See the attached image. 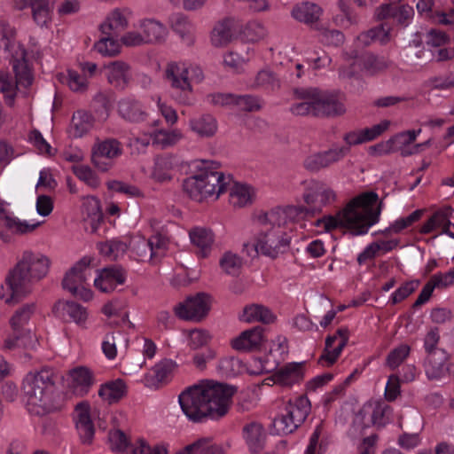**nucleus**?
<instances>
[{
  "instance_id": "obj_46",
  "label": "nucleus",
  "mask_w": 454,
  "mask_h": 454,
  "mask_svg": "<svg viewBox=\"0 0 454 454\" xmlns=\"http://www.w3.org/2000/svg\"><path fill=\"white\" fill-rule=\"evenodd\" d=\"M92 127V117L84 111H77L71 121V129L74 137H82Z\"/></svg>"
},
{
  "instance_id": "obj_6",
  "label": "nucleus",
  "mask_w": 454,
  "mask_h": 454,
  "mask_svg": "<svg viewBox=\"0 0 454 454\" xmlns=\"http://www.w3.org/2000/svg\"><path fill=\"white\" fill-rule=\"evenodd\" d=\"M310 409L311 404L306 395L289 400L286 405L285 413L276 418L273 420V425L278 433L291 434L306 420Z\"/></svg>"
},
{
  "instance_id": "obj_45",
  "label": "nucleus",
  "mask_w": 454,
  "mask_h": 454,
  "mask_svg": "<svg viewBox=\"0 0 454 454\" xmlns=\"http://www.w3.org/2000/svg\"><path fill=\"white\" fill-rule=\"evenodd\" d=\"M389 27H386V24H380L377 27H372L371 29L362 32L358 36V42L368 46L375 41H380L382 43H386L389 41Z\"/></svg>"
},
{
  "instance_id": "obj_23",
  "label": "nucleus",
  "mask_w": 454,
  "mask_h": 454,
  "mask_svg": "<svg viewBox=\"0 0 454 454\" xmlns=\"http://www.w3.org/2000/svg\"><path fill=\"white\" fill-rule=\"evenodd\" d=\"M303 363H289L277 370L273 375L275 384L281 387H292L304 378Z\"/></svg>"
},
{
  "instance_id": "obj_47",
  "label": "nucleus",
  "mask_w": 454,
  "mask_h": 454,
  "mask_svg": "<svg viewBox=\"0 0 454 454\" xmlns=\"http://www.w3.org/2000/svg\"><path fill=\"white\" fill-rule=\"evenodd\" d=\"M57 77L61 82H67L74 92L82 93L88 89L87 78L74 70H68L67 75L59 74Z\"/></svg>"
},
{
  "instance_id": "obj_58",
  "label": "nucleus",
  "mask_w": 454,
  "mask_h": 454,
  "mask_svg": "<svg viewBox=\"0 0 454 454\" xmlns=\"http://www.w3.org/2000/svg\"><path fill=\"white\" fill-rule=\"evenodd\" d=\"M182 137L177 130L165 131L159 130L154 133L153 137V145H160L162 149L175 145Z\"/></svg>"
},
{
  "instance_id": "obj_2",
  "label": "nucleus",
  "mask_w": 454,
  "mask_h": 454,
  "mask_svg": "<svg viewBox=\"0 0 454 454\" xmlns=\"http://www.w3.org/2000/svg\"><path fill=\"white\" fill-rule=\"evenodd\" d=\"M51 260L39 254L25 251L16 265L9 271L5 284L10 296H1L5 303H17L31 293V286L43 279L49 272Z\"/></svg>"
},
{
  "instance_id": "obj_9",
  "label": "nucleus",
  "mask_w": 454,
  "mask_h": 454,
  "mask_svg": "<svg viewBox=\"0 0 454 454\" xmlns=\"http://www.w3.org/2000/svg\"><path fill=\"white\" fill-rule=\"evenodd\" d=\"M122 154V146L115 138H108L93 145L91 162L101 172H106L114 167V160Z\"/></svg>"
},
{
  "instance_id": "obj_54",
  "label": "nucleus",
  "mask_w": 454,
  "mask_h": 454,
  "mask_svg": "<svg viewBox=\"0 0 454 454\" xmlns=\"http://www.w3.org/2000/svg\"><path fill=\"white\" fill-rule=\"evenodd\" d=\"M73 173L82 182L91 188H98L100 181L96 173L86 165H76L72 167Z\"/></svg>"
},
{
  "instance_id": "obj_44",
  "label": "nucleus",
  "mask_w": 454,
  "mask_h": 454,
  "mask_svg": "<svg viewBox=\"0 0 454 454\" xmlns=\"http://www.w3.org/2000/svg\"><path fill=\"white\" fill-rule=\"evenodd\" d=\"M118 111L126 120L130 121H143L146 115L138 101L123 99L119 103Z\"/></svg>"
},
{
  "instance_id": "obj_24",
  "label": "nucleus",
  "mask_w": 454,
  "mask_h": 454,
  "mask_svg": "<svg viewBox=\"0 0 454 454\" xmlns=\"http://www.w3.org/2000/svg\"><path fill=\"white\" fill-rule=\"evenodd\" d=\"M91 260L88 257H82L78 261L64 276L62 279V287L68 292H75L78 287L86 284V275L84 271L88 269Z\"/></svg>"
},
{
  "instance_id": "obj_59",
  "label": "nucleus",
  "mask_w": 454,
  "mask_h": 454,
  "mask_svg": "<svg viewBox=\"0 0 454 454\" xmlns=\"http://www.w3.org/2000/svg\"><path fill=\"white\" fill-rule=\"evenodd\" d=\"M108 439L113 451L124 452L129 445L126 434L120 429L110 432Z\"/></svg>"
},
{
  "instance_id": "obj_26",
  "label": "nucleus",
  "mask_w": 454,
  "mask_h": 454,
  "mask_svg": "<svg viewBox=\"0 0 454 454\" xmlns=\"http://www.w3.org/2000/svg\"><path fill=\"white\" fill-rule=\"evenodd\" d=\"M176 364L169 359H164L156 364L152 371L144 378L145 385L150 388H159L163 383H167L168 378L172 374Z\"/></svg>"
},
{
  "instance_id": "obj_62",
  "label": "nucleus",
  "mask_w": 454,
  "mask_h": 454,
  "mask_svg": "<svg viewBox=\"0 0 454 454\" xmlns=\"http://www.w3.org/2000/svg\"><path fill=\"white\" fill-rule=\"evenodd\" d=\"M233 93H211L208 94L205 101L213 106H233L234 102Z\"/></svg>"
},
{
  "instance_id": "obj_41",
  "label": "nucleus",
  "mask_w": 454,
  "mask_h": 454,
  "mask_svg": "<svg viewBox=\"0 0 454 454\" xmlns=\"http://www.w3.org/2000/svg\"><path fill=\"white\" fill-rule=\"evenodd\" d=\"M35 311V303L25 304L17 309L10 318L12 331H18L19 334H20V333H28V332L25 329V325L28 323Z\"/></svg>"
},
{
  "instance_id": "obj_36",
  "label": "nucleus",
  "mask_w": 454,
  "mask_h": 454,
  "mask_svg": "<svg viewBox=\"0 0 454 454\" xmlns=\"http://www.w3.org/2000/svg\"><path fill=\"white\" fill-rule=\"evenodd\" d=\"M140 27L145 43H161L168 35L167 27L156 20H145L141 22Z\"/></svg>"
},
{
  "instance_id": "obj_64",
  "label": "nucleus",
  "mask_w": 454,
  "mask_h": 454,
  "mask_svg": "<svg viewBox=\"0 0 454 454\" xmlns=\"http://www.w3.org/2000/svg\"><path fill=\"white\" fill-rule=\"evenodd\" d=\"M419 282L408 281L402 285L392 295V304H397L409 297L417 288Z\"/></svg>"
},
{
  "instance_id": "obj_43",
  "label": "nucleus",
  "mask_w": 454,
  "mask_h": 454,
  "mask_svg": "<svg viewBox=\"0 0 454 454\" xmlns=\"http://www.w3.org/2000/svg\"><path fill=\"white\" fill-rule=\"evenodd\" d=\"M254 90H265L274 91L280 88V81L277 74L270 69H262L257 73L251 85Z\"/></svg>"
},
{
  "instance_id": "obj_12",
  "label": "nucleus",
  "mask_w": 454,
  "mask_h": 454,
  "mask_svg": "<svg viewBox=\"0 0 454 454\" xmlns=\"http://www.w3.org/2000/svg\"><path fill=\"white\" fill-rule=\"evenodd\" d=\"M243 31V23L233 17L219 20L213 27L210 40L215 47H224L238 37Z\"/></svg>"
},
{
  "instance_id": "obj_3",
  "label": "nucleus",
  "mask_w": 454,
  "mask_h": 454,
  "mask_svg": "<svg viewBox=\"0 0 454 454\" xmlns=\"http://www.w3.org/2000/svg\"><path fill=\"white\" fill-rule=\"evenodd\" d=\"M21 391L30 414L43 416L56 409V385L52 370L44 368L27 373L22 381Z\"/></svg>"
},
{
  "instance_id": "obj_32",
  "label": "nucleus",
  "mask_w": 454,
  "mask_h": 454,
  "mask_svg": "<svg viewBox=\"0 0 454 454\" xmlns=\"http://www.w3.org/2000/svg\"><path fill=\"white\" fill-rule=\"evenodd\" d=\"M450 208L441 209L435 211L428 220L424 223L419 228L420 234H429L435 231L437 228L442 227V233L449 235L454 239V233L450 231Z\"/></svg>"
},
{
  "instance_id": "obj_35",
  "label": "nucleus",
  "mask_w": 454,
  "mask_h": 454,
  "mask_svg": "<svg viewBox=\"0 0 454 454\" xmlns=\"http://www.w3.org/2000/svg\"><path fill=\"white\" fill-rule=\"evenodd\" d=\"M127 395V386L123 380L107 381L100 386L98 395L109 404L118 403Z\"/></svg>"
},
{
  "instance_id": "obj_20",
  "label": "nucleus",
  "mask_w": 454,
  "mask_h": 454,
  "mask_svg": "<svg viewBox=\"0 0 454 454\" xmlns=\"http://www.w3.org/2000/svg\"><path fill=\"white\" fill-rule=\"evenodd\" d=\"M126 280V271L121 266L106 267L99 271L94 280V286L102 293L114 292L117 285H122Z\"/></svg>"
},
{
  "instance_id": "obj_57",
  "label": "nucleus",
  "mask_w": 454,
  "mask_h": 454,
  "mask_svg": "<svg viewBox=\"0 0 454 454\" xmlns=\"http://www.w3.org/2000/svg\"><path fill=\"white\" fill-rule=\"evenodd\" d=\"M220 266L227 273L236 275L242 266V259L236 254L226 252L220 260Z\"/></svg>"
},
{
  "instance_id": "obj_42",
  "label": "nucleus",
  "mask_w": 454,
  "mask_h": 454,
  "mask_svg": "<svg viewBox=\"0 0 454 454\" xmlns=\"http://www.w3.org/2000/svg\"><path fill=\"white\" fill-rule=\"evenodd\" d=\"M83 207L87 214V217L84 219V221L90 224L91 231L96 232L99 224L103 221V213L100 207V201L94 196L90 197L83 204Z\"/></svg>"
},
{
  "instance_id": "obj_14",
  "label": "nucleus",
  "mask_w": 454,
  "mask_h": 454,
  "mask_svg": "<svg viewBox=\"0 0 454 454\" xmlns=\"http://www.w3.org/2000/svg\"><path fill=\"white\" fill-rule=\"evenodd\" d=\"M303 198L308 205L312 206V214H315L321 212L322 207L333 203L336 194L323 182L312 181Z\"/></svg>"
},
{
  "instance_id": "obj_4",
  "label": "nucleus",
  "mask_w": 454,
  "mask_h": 454,
  "mask_svg": "<svg viewBox=\"0 0 454 454\" xmlns=\"http://www.w3.org/2000/svg\"><path fill=\"white\" fill-rule=\"evenodd\" d=\"M237 388L215 380H200V419L218 420L230 411Z\"/></svg>"
},
{
  "instance_id": "obj_29",
  "label": "nucleus",
  "mask_w": 454,
  "mask_h": 454,
  "mask_svg": "<svg viewBox=\"0 0 454 454\" xmlns=\"http://www.w3.org/2000/svg\"><path fill=\"white\" fill-rule=\"evenodd\" d=\"M291 14L297 21L316 29V26H319L318 21L322 15V9L316 4L305 2L296 4Z\"/></svg>"
},
{
  "instance_id": "obj_39",
  "label": "nucleus",
  "mask_w": 454,
  "mask_h": 454,
  "mask_svg": "<svg viewBox=\"0 0 454 454\" xmlns=\"http://www.w3.org/2000/svg\"><path fill=\"white\" fill-rule=\"evenodd\" d=\"M29 7L33 20L37 25L43 27L51 20L53 4L50 0H29Z\"/></svg>"
},
{
  "instance_id": "obj_17",
  "label": "nucleus",
  "mask_w": 454,
  "mask_h": 454,
  "mask_svg": "<svg viewBox=\"0 0 454 454\" xmlns=\"http://www.w3.org/2000/svg\"><path fill=\"white\" fill-rule=\"evenodd\" d=\"M38 226V223L28 224L11 216L3 205H0V238L4 242H8L11 239L9 232L12 234H25L32 232Z\"/></svg>"
},
{
  "instance_id": "obj_60",
  "label": "nucleus",
  "mask_w": 454,
  "mask_h": 454,
  "mask_svg": "<svg viewBox=\"0 0 454 454\" xmlns=\"http://www.w3.org/2000/svg\"><path fill=\"white\" fill-rule=\"evenodd\" d=\"M441 336L440 331L438 327L431 328L424 338V348L427 354H431L432 352L436 351H443L442 348H438L437 346L440 342Z\"/></svg>"
},
{
  "instance_id": "obj_21",
  "label": "nucleus",
  "mask_w": 454,
  "mask_h": 454,
  "mask_svg": "<svg viewBox=\"0 0 454 454\" xmlns=\"http://www.w3.org/2000/svg\"><path fill=\"white\" fill-rule=\"evenodd\" d=\"M75 412L77 414L76 428L82 442L90 444L94 437L95 428L90 418V405L89 402L82 401L77 403Z\"/></svg>"
},
{
  "instance_id": "obj_56",
  "label": "nucleus",
  "mask_w": 454,
  "mask_h": 454,
  "mask_svg": "<svg viewBox=\"0 0 454 454\" xmlns=\"http://www.w3.org/2000/svg\"><path fill=\"white\" fill-rule=\"evenodd\" d=\"M434 4V0H419L416 6L418 12L421 15H425L429 18L437 17L438 22L442 25L450 24L451 21L447 18V14L445 12H435L434 15L432 13Z\"/></svg>"
},
{
  "instance_id": "obj_61",
  "label": "nucleus",
  "mask_w": 454,
  "mask_h": 454,
  "mask_svg": "<svg viewBox=\"0 0 454 454\" xmlns=\"http://www.w3.org/2000/svg\"><path fill=\"white\" fill-rule=\"evenodd\" d=\"M414 15V10L408 4H401L396 6L394 19L400 27H406L411 23Z\"/></svg>"
},
{
  "instance_id": "obj_33",
  "label": "nucleus",
  "mask_w": 454,
  "mask_h": 454,
  "mask_svg": "<svg viewBox=\"0 0 454 454\" xmlns=\"http://www.w3.org/2000/svg\"><path fill=\"white\" fill-rule=\"evenodd\" d=\"M294 96L301 102L294 104L290 111L295 115H312L316 117V103L315 100L308 99L309 95L314 94V88H300L294 90Z\"/></svg>"
},
{
  "instance_id": "obj_38",
  "label": "nucleus",
  "mask_w": 454,
  "mask_h": 454,
  "mask_svg": "<svg viewBox=\"0 0 454 454\" xmlns=\"http://www.w3.org/2000/svg\"><path fill=\"white\" fill-rule=\"evenodd\" d=\"M240 319L247 323L262 322L263 324H270L274 322L276 317L267 307L251 304L244 308Z\"/></svg>"
},
{
  "instance_id": "obj_31",
  "label": "nucleus",
  "mask_w": 454,
  "mask_h": 454,
  "mask_svg": "<svg viewBox=\"0 0 454 454\" xmlns=\"http://www.w3.org/2000/svg\"><path fill=\"white\" fill-rule=\"evenodd\" d=\"M108 70L107 81L114 88L120 90H125L130 81V67L126 62L117 60L106 66Z\"/></svg>"
},
{
  "instance_id": "obj_8",
  "label": "nucleus",
  "mask_w": 454,
  "mask_h": 454,
  "mask_svg": "<svg viewBox=\"0 0 454 454\" xmlns=\"http://www.w3.org/2000/svg\"><path fill=\"white\" fill-rule=\"evenodd\" d=\"M261 228L254 243V253L255 254L260 251L266 256L276 258L289 249L290 238L283 230Z\"/></svg>"
},
{
  "instance_id": "obj_30",
  "label": "nucleus",
  "mask_w": 454,
  "mask_h": 454,
  "mask_svg": "<svg viewBox=\"0 0 454 454\" xmlns=\"http://www.w3.org/2000/svg\"><path fill=\"white\" fill-rule=\"evenodd\" d=\"M242 434L252 452L257 453L263 449L267 434L262 424L253 421L245 425Z\"/></svg>"
},
{
  "instance_id": "obj_18",
  "label": "nucleus",
  "mask_w": 454,
  "mask_h": 454,
  "mask_svg": "<svg viewBox=\"0 0 454 454\" xmlns=\"http://www.w3.org/2000/svg\"><path fill=\"white\" fill-rule=\"evenodd\" d=\"M52 313L66 322H74L79 325H82L88 318L86 309L70 301L59 300L52 307Z\"/></svg>"
},
{
  "instance_id": "obj_52",
  "label": "nucleus",
  "mask_w": 454,
  "mask_h": 454,
  "mask_svg": "<svg viewBox=\"0 0 454 454\" xmlns=\"http://www.w3.org/2000/svg\"><path fill=\"white\" fill-rule=\"evenodd\" d=\"M362 65L367 74L373 75L387 69L388 61L384 57L368 53L363 57Z\"/></svg>"
},
{
  "instance_id": "obj_13",
  "label": "nucleus",
  "mask_w": 454,
  "mask_h": 454,
  "mask_svg": "<svg viewBox=\"0 0 454 454\" xmlns=\"http://www.w3.org/2000/svg\"><path fill=\"white\" fill-rule=\"evenodd\" d=\"M164 79L169 83L173 90L184 94L182 101H184L187 94L191 93L192 87L189 79V68L183 62H168L164 70Z\"/></svg>"
},
{
  "instance_id": "obj_40",
  "label": "nucleus",
  "mask_w": 454,
  "mask_h": 454,
  "mask_svg": "<svg viewBox=\"0 0 454 454\" xmlns=\"http://www.w3.org/2000/svg\"><path fill=\"white\" fill-rule=\"evenodd\" d=\"M254 192L251 186L235 183L231 188L230 202L235 207H243L253 201Z\"/></svg>"
},
{
  "instance_id": "obj_51",
  "label": "nucleus",
  "mask_w": 454,
  "mask_h": 454,
  "mask_svg": "<svg viewBox=\"0 0 454 454\" xmlns=\"http://www.w3.org/2000/svg\"><path fill=\"white\" fill-rule=\"evenodd\" d=\"M233 106L243 112H256L262 109V98L259 96L234 94Z\"/></svg>"
},
{
  "instance_id": "obj_25",
  "label": "nucleus",
  "mask_w": 454,
  "mask_h": 454,
  "mask_svg": "<svg viewBox=\"0 0 454 454\" xmlns=\"http://www.w3.org/2000/svg\"><path fill=\"white\" fill-rule=\"evenodd\" d=\"M450 359V355L446 351H436L427 354L424 361V370L427 377L433 380L442 379L446 375V363Z\"/></svg>"
},
{
  "instance_id": "obj_53",
  "label": "nucleus",
  "mask_w": 454,
  "mask_h": 454,
  "mask_svg": "<svg viewBox=\"0 0 454 454\" xmlns=\"http://www.w3.org/2000/svg\"><path fill=\"white\" fill-rule=\"evenodd\" d=\"M16 33L8 24L0 22V51L13 55L12 51L15 45Z\"/></svg>"
},
{
  "instance_id": "obj_5",
  "label": "nucleus",
  "mask_w": 454,
  "mask_h": 454,
  "mask_svg": "<svg viewBox=\"0 0 454 454\" xmlns=\"http://www.w3.org/2000/svg\"><path fill=\"white\" fill-rule=\"evenodd\" d=\"M26 56L27 51L23 48L16 51L15 55H12L10 63L15 74V82L9 74L0 71V92L4 94L5 104L10 107L14 106L18 85L27 88L33 82V74Z\"/></svg>"
},
{
  "instance_id": "obj_63",
  "label": "nucleus",
  "mask_w": 454,
  "mask_h": 454,
  "mask_svg": "<svg viewBox=\"0 0 454 454\" xmlns=\"http://www.w3.org/2000/svg\"><path fill=\"white\" fill-rule=\"evenodd\" d=\"M389 124L390 122L388 121H383L380 123L373 125L371 128L360 129L364 143L372 141L378 137H380L388 129Z\"/></svg>"
},
{
  "instance_id": "obj_22",
  "label": "nucleus",
  "mask_w": 454,
  "mask_h": 454,
  "mask_svg": "<svg viewBox=\"0 0 454 454\" xmlns=\"http://www.w3.org/2000/svg\"><path fill=\"white\" fill-rule=\"evenodd\" d=\"M264 341L263 328L255 326L242 332L231 340L232 348L239 351H254L261 348Z\"/></svg>"
},
{
  "instance_id": "obj_11",
  "label": "nucleus",
  "mask_w": 454,
  "mask_h": 454,
  "mask_svg": "<svg viewBox=\"0 0 454 454\" xmlns=\"http://www.w3.org/2000/svg\"><path fill=\"white\" fill-rule=\"evenodd\" d=\"M390 406L381 402L366 403L359 411L356 423L363 426V429L374 426L381 428L388 422Z\"/></svg>"
},
{
  "instance_id": "obj_19",
  "label": "nucleus",
  "mask_w": 454,
  "mask_h": 454,
  "mask_svg": "<svg viewBox=\"0 0 454 454\" xmlns=\"http://www.w3.org/2000/svg\"><path fill=\"white\" fill-rule=\"evenodd\" d=\"M297 213L298 208L295 207L273 208L260 214L257 216V223L262 228L282 230V226H285Z\"/></svg>"
},
{
  "instance_id": "obj_55",
  "label": "nucleus",
  "mask_w": 454,
  "mask_h": 454,
  "mask_svg": "<svg viewBox=\"0 0 454 454\" xmlns=\"http://www.w3.org/2000/svg\"><path fill=\"white\" fill-rule=\"evenodd\" d=\"M114 35H106L94 45V48L101 54L106 56H115L120 52V44L114 39Z\"/></svg>"
},
{
  "instance_id": "obj_7",
  "label": "nucleus",
  "mask_w": 454,
  "mask_h": 454,
  "mask_svg": "<svg viewBox=\"0 0 454 454\" xmlns=\"http://www.w3.org/2000/svg\"><path fill=\"white\" fill-rule=\"evenodd\" d=\"M220 167L218 161L200 159V200L213 197L215 200L226 191L227 183Z\"/></svg>"
},
{
  "instance_id": "obj_48",
  "label": "nucleus",
  "mask_w": 454,
  "mask_h": 454,
  "mask_svg": "<svg viewBox=\"0 0 454 454\" xmlns=\"http://www.w3.org/2000/svg\"><path fill=\"white\" fill-rule=\"evenodd\" d=\"M411 346L400 344L393 348L387 356L385 365L394 371L398 368L411 354Z\"/></svg>"
},
{
  "instance_id": "obj_49",
  "label": "nucleus",
  "mask_w": 454,
  "mask_h": 454,
  "mask_svg": "<svg viewBox=\"0 0 454 454\" xmlns=\"http://www.w3.org/2000/svg\"><path fill=\"white\" fill-rule=\"evenodd\" d=\"M316 30L318 31L319 41L327 46L338 47L344 43V34L337 29H328L321 26H316Z\"/></svg>"
},
{
  "instance_id": "obj_28",
  "label": "nucleus",
  "mask_w": 454,
  "mask_h": 454,
  "mask_svg": "<svg viewBox=\"0 0 454 454\" xmlns=\"http://www.w3.org/2000/svg\"><path fill=\"white\" fill-rule=\"evenodd\" d=\"M180 407L189 419L199 422V383L185 388L178 397Z\"/></svg>"
},
{
  "instance_id": "obj_10",
  "label": "nucleus",
  "mask_w": 454,
  "mask_h": 454,
  "mask_svg": "<svg viewBox=\"0 0 454 454\" xmlns=\"http://www.w3.org/2000/svg\"><path fill=\"white\" fill-rule=\"evenodd\" d=\"M309 99L315 100L316 117H336L346 113V107L339 95L322 91L314 88V94L309 95Z\"/></svg>"
},
{
  "instance_id": "obj_16",
  "label": "nucleus",
  "mask_w": 454,
  "mask_h": 454,
  "mask_svg": "<svg viewBox=\"0 0 454 454\" xmlns=\"http://www.w3.org/2000/svg\"><path fill=\"white\" fill-rule=\"evenodd\" d=\"M349 152L348 147L341 146L331 148L327 151L312 154L304 161V167L311 172H317L322 168L329 167L331 164L341 160Z\"/></svg>"
},
{
  "instance_id": "obj_50",
  "label": "nucleus",
  "mask_w": 454,
  "mask_h": 454,
  "mask_svg": "<svg viewBox=\"0 0 454 454\" xmlns=\"http://www.w3.org/2000/svg\"><path fill=\"white\" fill-rule=\"evenodd\" d=\"M425 213V209H417L406 217L395 220L388 228L382 231L383 234L389 232L399 233L403 230L411 226L414 223L419 221Z\"/></svg>"
},
{
  "instance_id": "obj_15",
  "label": "nucleus",
  "mask_w": 454,
  "mask_h": 454,
  "mask_svg": "<svg viewBox=\"0 0 454 454\" xmlns=\"http://www.w3.org/2000/svg\"><path fill=\"white\" fill-rule=\"evenodd\" d=\"M349 331L348 328H340L334 334L328 335L325 339V349L318 359V363L333 364L340 356L342 349L348 344Z\"/></svg>"
},
{
  "instance_id": "obj_27",
  "label": "nucleus",
  "mask_w": 454,
  "mask_h": 454,
  "mask_svg": "<svg viewBox=\"0 0 454 454\" xmlns=\"http://www.w3.org/2000/svg\"><path fill=\"white\" fill-rule=\"evenodd\" d=\"M130 12L127 8H116L107 16L106 21L100 25L102 34L119 36L129 26L128 16Z\"/></svg>"
},
{
  "instance_id": "obj_34",
  "label": "nucleus",
  "mask_w": 454,
  "mask_h": 454,
  "mask_svg": "<svg viewBox=\"0 0 454 454\" xmlns=\"http://www.w3.org/2000/svg\"><path fill=\"white\" fill-rule=\"evenodd\" d=\"M74 392L81 396L86 395L94 383L92 372L84 366L76 367L69 372Z\"/></svg>"
},
{
  "instance_id": "obj_37",
  "label": "nucleus",
  "mask_w": 454,
  "mask_h": 454,
  "mask_svg": "<svg viewBox=\"0 0 454 454\" xmlns=\"http://www.w3.org/2000/svg\"><path fill=\"white\" fill-rule=\"evenodd\" d=\"M175 315L184 321H199V293L186 297L174 308Z\"/></svg>"
},
{
  "instance_id": "obj_1",
  "label": "nucleus",
  "mask_w": 454,
  "mask_h": 454,
  "mask_svg": "<svg viewBox=\"0 0 454 454\" xmlns=\"http://www.w3.org/2000/svg\"><path fill=\"white\" fill-rule=\"evenodd\" d=\"M375 192H366L353 198L346 207L335 215H325L315 222V225L324 226L329 232L337 228H345L352 235L367 233L369 228L378 223L381 202Z\"/></svg>"
}]
</instances>
